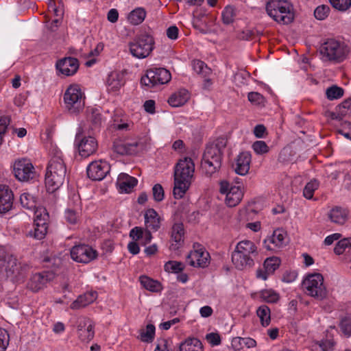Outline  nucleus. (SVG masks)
<instances>
[{"label": "nucleus", "instance_id": "nucleus-15", "mask_svg": "<svg viewBox=\"0 0 351 351\" xmlns=\"http://www.w3.org/2000/svg\"><path fill=\"white\" fill-rule=\"evenodd\" d=\"M210 255L204 247L198 244L193 245V250L186 257V261L193 267H206L209 263Z\"/></svg>", "mask_w": 351, "mask_h": 351}, {"label": "nucleus", "instance_id": "nucleus-45", "mask_svg": "<svg viewBox=\"0 0 351 351\" xmlns=\"http://www.w3.org/2000/svg\"><path fill=\"white\" fill-rule=\"evenodd\" d=\"M280 264V260L277 257L267 258L264 262V267L266 272L272 274L278 268Z\"/></svg>", "mask_w": 351, "mask_h": 351}, {"label": "nucleus", "instance_id": "nucleus-63", "mask_svg": "<svg viewBox=\"0 0 351 351\" xmlns=\"http://www.w3.org/2000/svg\"><path fill=\"white\" fill-rule=\"evenodd\" d=\"M266 133V128L263 125H257L254 129V134L257 138H263Z\"/></svg>", "mask_w": 351, "mask_h": 351}, {"label": "nucleus", "instance_id": "nucleus-22", "mask_svg": "<svg viewBox=\"0 0 351 351\" xmlns=\"http://www.w3.org/2000/svg\"><path fill=\"white\" fill-rule=\"evenodd\" d=\"M252 156L249 152H242L236 158L233 165L234 171L241 176L246 175L250 167Z\"/></svg>", "mask_w": 351, "mask_h": 351}, {"label": "nucleus", "instance_id": "nucleus-59", "mask_svg": "<svg viewBox=\"0 0 351 351\" xmlns=\"http://www.w3.org/2000/svg\"><path fill=\"white\" fill-rule=\"evenodd\" d=\"M206 339L212 346H218L221 343V337L218 333H208L206 335Z\"/></svg>", "mask_w": 351, "mask_h": 351}, {"label": "nucleus", "instance_id": "nucleus-17", "mask_svg": "<svg viewBox=\"0 0 351 351\" xmlns=\"http://www.w3.org/2000/svg\"><path fill=\"white\" fill-rule=\"evenodd\" d=\"M71 256L76 262L88 263L97 258V252L88 245H78L72 247Z\"/></svg>", "mask_w": 351, "mask_h": 351}, {"label": "nucleus", "instance_id": "nucleus-18", "mask_svg": "<svg viewBox=\"0 0 351 351\" xmlns=\"http://www.w3.org/2000/svg\"><path fill=\"white\" fill-rule=\"evenodd\" d=\"M110 166L105 160H95L88 165L86 169L87 176L92 180H102L110 172Z\"/></svg>", "mask_w": 351, "mask_h": 351}, {"label": "nucleus", "instance_id": "nucleus-1", "mask_svg": "<svg viewBox=\"0 0 351 351\" xmlns=\"http://www.w3.org/2000/svg\"><path fill=\"white\" fill-rule=\"evenodd\" d=\"M66 173L65 163L62 159V154L55 150L49 161L45 175V185L47 191L53 193L64 183Z\"/></svg>", "mask_w": 351, "mask_h": 351}, {"label": "nucleus", "instance_id": "nucleus-20", "mask_svg": "<svg viewBox=\"0 0 351 351\" xmlns=\"http://www.w3.org/2000/svg\"><path fill=\"white\" fill-rule=\"evenodd\" d=\"M54 278V274L46 271L41 273H36L32 276L27 287L34 292H37L43 289L47 284Z\"/></svg>", "mask_w": 351, "mask_h": 351}, {"label": "nucleus", "instance_id": "nucleus-6", "mask_svg": "<svg viewBox=\"0 0 351 351\" xmlns=\"http://www.w3.org/2000/svg\"><path fill=\"white\" fill-rule=\"evenodd\" d=\"M319 51L326 60L339 63L346 59L348 49L343 42L328 38L321 45Z\"/></svg>", "mask_w": 351, "mask_h": 351}, {"label": "nucleus", "instance_id": "nucleus-49", "mask_svg": "<svg viewBox=\"0 0 351 351\" xmlns=\"http://www.w3.org/2000/svg\"><path fill=\"white\" fill-rule=\"evenodd\" d=\"M94 325L88 324V328L82 329L80 328V331L78 332V336L80 339L83 341H89L94 337Z\"/></svg>", "mask_w": 351, "mask_h": 351}, {"label": "nucleus", "instance_id": "nucleus-7", "mask_svg": "<svg viewBox=\"0 0 351 351\" xmlns=\"http://www.w3.org/2000/svg\"><path fill=\"white\" fill-rule=\"evenodd\" d=\"M304 293L318 300L327 297V289L324 283V277L321 274L314 273L307 275L302 281Z\"/></svg>", "mask_w": 351, "mask_h": 351}, {"label": "nucleus", "instance_id": "nucleus-39", "mask_svg": "<svg viewBox=\"0 0 351 351\" xmlns=\"http://www.w3.org/2000/svg\"><path fill=\"white\" fill-rule=\"evenodd\" d=\"M256 313L261 319V324L263 326H267L271 321L269 308L263 305L257 309Z\"/></svg>", "mask_w": 351, "mask_h": 351}, {"label": "nucleus", "instance_id": "nucleus-46", "mask_svg": "<svg viewBox=\"0 0 351 351\" xmlns=\"http://www.w3.org/2000/svg\"><path fill=\"white\" fill-rule=\"evenodd\" d=\"M261 298L266 302L274 303L279 299V295L271 289L263 290L260 293Z\"/></svg>", "mask_w": 351, "mask_h": 351}, {"label": "nucleus", "instance_id": "nucleus-10", "mask_svg": "<svg viewBox=\"0 0 351 351\" xmlns=\"http://www.w3.org/2000/svg\"><path fill=\"white\" fill-rule=\"evenodd\" d=\"M34 215V228L27 233V236L41 240L45 237L47 233L49 215L45 208H38L35 210Z\"/></svg>", "mask_w": 351, "mask_h": 351}, {"label": "nucleus", "instance_id": "nucleus-11", "mask_svg": "<svg viewBox=\"0 0 351 351\" xmlns=\"http://www.w3.org/2000/svg\"><path fill=\"white\" fill-rule=\"evenodd\" d=\"M13 171L16 178L22 182L35 180L38 176L31 161L26 158L16 160Z\"/></svg>", "mask_w": 351, "mask_h": 351}, {"label": "nucleus", "instance_id": "nucleus-56", "mask_svg": "<svg viewBox=\"0 0 351 351\" xmlns=\"http://www.w3.org/2000/svg\"><path fill=\"white\" fill-rule=\"evenodd\" d=\"M254 151L258 154H263L268 152L269 147L265 142L263 141H257L252 145Z\"/></svg>", "mask_w": 351, "mask_h": 351}, {"label": "nucleus", "instance_id": "nucleus-19", "mask_svg": "<svg viewBox=\"0 0 351 351\" xmlns=\"http://www.w3.org/2000/svg\"><path fill=\"white\" fill-rule=\"evenodd\" d=\"M75 141H78L77 146L80 154L86 158L94 154L97 149V142L93 136L82 137L81 132L76 134Z\"/></svg>", "mask_w": 351, "mask_h": 351}, {"label": "nucleus", "instance_id": "nucleus-41", "mask_svg": "<svg viewBox=\"0 0 351 351\" xmlns=\"http://www.w3.org/2000/svg\"><path fill=\"white\" fill-rule=\"evenodd\" d=\"M184 234V226L182 223H176L172 227L171 239L177 243L183 241Z\"/></svg>", "mask_w": 351, "mask_h": 351}, {"label": "nucleus", "instance_id": "nucleus-13", "mask_svg": "<svg viewBox=\"0 0 351 351\" xmlns=\"http://www.w3.org/2000/svg\"><path fill=\"white\" fill-rule=\"evenodd\" d=\"M219 191L221 194L226 195V204L230 207L237 206L242 199L243 196L241 185H234L228 181L223 180L220 182Z\"/></svg>", "mask_w": 351, "mask_h": 351}, {"label": "nucleus", "instance_id": "nucleus-32", "mask_svg": "<svg viewBox=\"0 0 351 351\" xmlns=\"http://www.w3.org/2000/svg\"><path fill=\"white\" fill-rule=\"evenodd\" d=\"M329 217L335 223L343 224L348 219V212L345 208L336 206L330 210Z\"/></svg>", "mask_w": 351, "mask_h": 351}, {"label": "nucleus", "instance_id": "nucleus-50", "mask_svg": "<svg viewBox=\"0 0 351 351\" xmlns=\"http://www.w3.org/2000/svg\"><path fill=\"white\" fill-rule=\"evenodd\" d=\"M331 5L340 12H346L351 7V0H329Z\"/></svg>", "mask_w": 351, "mask_h": 351}, {"label": "nucleus", "instance_id": "nucleus-28", "mask_svg": "<svg viewBox=\"0 0 351 351\" xmlns=\"http://www.w3.org/2000/svg\"><path fill=\"white\" fill-rule=\"evenodd\" d=\"M130 237L132 239L139 241V243L142 245H145L151 242L152 236L151 230H144L141 227H135L130 230Z\"/></svg>", "mask_w": 351, "mask_h": 351}, {"label": "nucleus", "instance_id": "nucleus-60", "mask_svg": "<svg viewBox=\"0 0 351 351\" xmlns=\"http://www.w3.org/2000/svg\"><path fill=\"white\" fill-rule=\"evenodd\" d=\"M65 218L69 223L75 224L77 221L78 215L75 211L71 209H67L65 212Z\"/></svg>", "mask_w": 351, "mask_h": 351}, {"label": "nucleus", "instance_id": "nucleus-58", "mask_svg": "<svg viewBox=\"0 0 351 351\" xmlns=\"http://www.w3.org/2000/svg\"><path fill=\"white\" fill-rule=\"evenodd\" d=\"M152 193L155 201L161 202L164 199V190L160 184H156L153 186Z\"/></svg>", "mask_w": 351, "mask_h": 351}, {"label": "nucleus", "instance_id": "nucleus-51", "mask_svg": "<svg viewBox=\"0 0 351 351\" xmlns=\"http://www.w3.org/2000/svg\"><path fill=\"white\" fill-rule=\"evenodd\" d=\"M165 270L167 272L179 273L184 269V265L181 262L169 261L165 263Z\"/></svg>", "mask_w": 351, "mask_h": 351}, {"label": "nucleus", "instance_id": "nucleus-62", "mask_svg": "<svg viewBox=\"0 0 351 351\" xmlns=\"http://www.w3.org/2000/svg\"><path fill=\"white\" fill-rule=\"evenodd\" d=\"M178 28L175 26H171L167 29V36L169 39L176 40L178 36Z\"/></svg>", "mask_w": 351, "mask_h": 351}, {"label": "nucleus", "instance_id": "nucleus-27", "mask_svg": "<svg viewBox=\"0 0 351 351\" xmlns=\"http://www.w3.org/2000/svg\"><path fill=\"white\" fill-rule=\"evenodd\" d=\"M97 297L96 291H88L83 295H80L77 298L72 302L70 308L73 310H77L84 308L88 304L93 303Z\"/></svg>", "mask_w": 351, "mask_h": 351}, {"label": "nucleus", "instance_id": "nucleus-48", "mask_svg": "<svg viewBox=\"0 0 351 351\" xmlns=\"http://www.w3.org/2000/svg\"><path fill=\"white\" fill-rule=\"evenodd\" d=\"M155 326L153 324H148L145 330H142L140 339L144 342H151L154 337Z\"/></svg>", "mask_w": 351, "mask_h": 351}, {"label": "nucleus", "instance_id": "nucleus-14", "mask_svg": "<svg viewBox=\"0 0 351 351\" xmlns=\"http://www.w3.org/2000/svg\"><path fill=\"white\" fill-rule=\"evenodd\" d=\"M5 270L8 276L12 277L16 280H21L29 269V265L26 263L19 262L18 259L9 255L5 259Z\"/></svg>", "mask_w": 351, "mask_h": 351}, {"label": "nucleus", "instance_id": "nucleus-37", "mask_svg": "<svg viewBox=\"0 0 351 351\" xmlns=\"http://www.w3.org/2000/svg\"><path fill=\"white\" fill-rule=\"evenodd\" d=\"M141 285L146 289L152 292H158L162 289L161 284L147 276H142L140 277Z\"/></svg>", "mask_w": 351, "mask_h": 351}, {"label": "nucleus", "instance_id": "nucleus-29", "mask_svg": "<svg viewBox=\"0 0 351 351\" xmlns=\"http://www.w3.org/2000/svg\"><path fill=\"white\" fill-rule=\"evenodd\" d=\"M138 180L126 173L119 174L117 180V184L120 189L125 193H130L132 189L137 184Z\"/></svg>", "mask_w": 351, "mask_h": 351}, {"label": "nucleus", "instance_id": "nucleus-54", "mask_svg": "<svg viewBox=\"0 0 351 351\" xmlns=\"http://www.w3.org/2000/svg\"><path fill=\"white\" fill-rule=\"evenodd\" d=\"M10 336L8 332L0 328V351H5L9 345Z\"/></svg>", "mask_w": 351, "mask_h": 351}, {"label": "nucleus", "instance_id": "nucleus-2", "mask_svg": "<svg viewBox=\"0 0 351 351\" xmlns=\"http://www.w3.org/2000/svg\"><path fill=\"white\" fill-rule=\"evenodd\" d=\"M226 146V142L223 138H219L206 146L201 162L202 172L206 176L210 177L219 171Z\"/></svg>", "mask_w": 351, "mask_h": 351}, {"label": "nucleus", "instance_id": "nucleus-23", "mask_svg": "<svg viewBox=\"0 0 351 351\" xmlns=\"http://www.w3.org/2000/svg\"><path fill=\"white\" fill-rule=\"evenodd\" d=\"M78 68L79 62L75 58H64L56 63L57 70L66 76L73 75L77 72Z\"/></svg>", "mask_w": 351, "mask_h": 351}, {"label": "nucleus", "instance_id": "nucleus-43", "mask_svg": "<svg viewBox=\"0 0 351 351\" xmlns=\"http://www.w3.org/2000/svg\"><path fill=\"white\" fill-rule=\"evenodd\" d=\"M344 90L342 88L336 85L328 87L326 90V97L329 100L338 99L343 95Z\"/></svg>", "mask_w": 351, "mask_h": 351}, {"label": "nucleus", "instance_id": "nucleus-52", "mask_svg": "<svg viewBox=\"0 0 351 351\" xmlns=\"http://www.w3.org/2000/svg\"><path fill=\"white\" fill-rule=\"evenodd\" d=\"M330 8L326 5H319L314 11L315 17L318 20H324L329 14Z\"/></svg>", "mask_w": 351, "mask_h": 351}, {"label": "nucleus", "instance_id": "nucleus-25", "mask_svg": "<svg viewBox=\"0 0 351 351\" xmlns=\"http://www.w3.org/2000/svg\"><path fill=\"white\" fill-rule=\"evenodd\" d=\"M193 70L204 78L203 88L208 89L213 84L212 80L210 78L212 74L211 69L202 60H195L192 62Z\"/></svg>", "mask_w": 351, "mask_h": 351}, {"label": "nucleus", "instance_id": "nucleus-31", "mask_svg": "<svg viewBox=\"0 0 351 351\" xmlns=\"http://www.w3.org/2000/svg\"><path fill=\"white\" fill-rule=\"evenodd\" d=\"M123 75L117 72L111 73L107 80L108 90L116 92L123 85Z\"/></svg>", "mask_w": 351, "mask_h": 351}, {"label": "nucleus", "instance_id": "nucleus-21", "mask_svg": "<svg viewBox=\"0 0 351 351\" xmlns=\"http://www.w3.org/2000/svg\"><path fill=\"white\" fill-rule=\"evenodd\" d=\"M286 237L287 233L282 229L275 230L271 236L264 240V247L267 250L276 251L285 245Z\"/></svg>", "mask_w": 351, "mask_h": 351}, {"label": "nucleus", "instance_id": "nucleus-35", "mask_svg": "<svg viewBox=\"0 0 351 351\" xmlns=\"http://www.w3.org/2000/svg\"><path fill=\"white\" fill-rule=\"evenodd\" d=\"M147 15L143 8L138 7L132 10L128 15V21L132 25H138L142 23Z\"/></svg>", "mask_w": 351, "mask_h": 351}, {"label": "nucleus", "instance_id": "nucleus-26", "mask_svg": "<svg viewBox=\"0 0 351 351\" xmlns=\"http://www.w3.org/2000/svg\"><path fill=\"white\" fill-rule=\"evenodd\" d=\"M144 218L147 230L156 232L160 228L161 218L154 208L147 209L144 214Z\"/></svg>", "mask_w": 351, "mask_h": 351}, {"label": "nucleus", "instance_id": "nucleus-34", "mask_svg": "<svg viewBox=\"0 0 351 351\" xmlns=\"http://www.w3.org/2000/svg\"><path fill=\"white\" fill-rule=\"evenodd\" d=\"M179 349L180 351H203V346L198 339L189 337L180 344Z\"/></svg>", "mask_w": 351, "mask_h": 351}, {"label": "nucleus", "instance_id": "nucleus-5", "mask_svg": "<svg viewBox=\"0 0 351 351\" xmlns=\"http://www.w3.org/2000/svg\"><path fill=\"white\" fill-rule=\"evenodd\" d=\"M266 11L274 21L282 24L291 23L294 19L293 5L287 0H270Z\"/></svg>", "mask_w": 351, "mask_h": 351}, {"label": "nucleus", "instance_id": "nucleus-53", "mask_svg": "<svg viewBox=\"0 0 351 351\" xmlns=\"http://www.w3.org/2000/svg\"><path fill=\"white\" fill-rule=\"evenodd\" d=\"M343 334L346 337L351 336V317H346L341 320L339 324Z\"/></svg>", "mask_w": 351, "mask_h": 351}, {"label": "nucleus", "instance_id": "nucleus-16", "mask_svg": "<svg viewBox=\"0 0 351 351\" xmlns=\"http://www.w3.org/2000/svg\"><path fill=\"white\" fill-rule=\"evenodd\" d=\"M138 147L139 143L136 138H119L114 140L112 149L120 155H132L138 152Z\"/></svg>", "mask_w": 351, "mask_h": 351}, {"label": "nucleus", "instance_id": "nucleus-44", "mask_svg": "<svg viewBox=\"0 0 351 351\" xmlns=\"http://www.w3.org/2000/svg\"><path fill=\"white\" fill-rule=\"evenodd\" d=\"M20 202L22 206L27 209H33L36 207L34 197L29 193H23L21 195Z\"/></svg>", "mask_w": 351, "mask_h": 351}, {"label": "nucleus", "instance_id": "nucleus-12", "mask_svg": "<svg viewBox=\"0 0 351 351\" xmlns=\"http://www.w3.org/2000/svg\"><path fill=\"white\" fill-rule=\"evenodd\" d=\"M170 72L164 68L150 69L145 76L141 77V82L145 86H155L165 84L170 81Z\"/></svg>", "mask_w": 351, "mask_h": 351}, {"label": "nucleus", "instance_id": "nucleus-64", "mask_svg": "<svg viewBox=\"0 0 351 351\" xmlns=\"http://www.w3.org/2000/svg\"><path fill=\"white\" fill-rule=\"evenodd\" d=\"M143 106L146 112L151 114H154L155 112V101L154 100H147Z\"/></svg>", "mask_w": 351, "mask_h": 351}, {"label": "nucleus", "instance_id": "nucleus-57", "mask_svg": "<svg viewBox=\"0 0 351 351\" xmlns=\"http://www.w3.org/2000/svg\"><path fill=\"white\" fill-rule=\"evenodd\" d=\"M248 100L255 104V105H261L264 104L265 98L264 97L257 92H251L248 93L247 95Z\"/></svg>", "mask_w": 351, "mask_h": 351}, {"label": "nucleus", "instance_id": "nucleus-9", "mask_svg": "<svg viewBox=\"0 0 351 351\" xmlns=\"http://www.w3.org/2000/svg\"><path fill=\"white\" fill-rule=\"evenodd\" d=\"M154 43V39L151 34H141L130 43V51L136 58H145L153 51Z\"/></svg>", "mask_w": 351, "mask_h": 351}, {"label": "nucleus", "instance_id": "nucleus-36", "mask_svg": "<svg viewBox=\"0 0 351 351\" xmlns=\"http://www.w3.org/2000/svg\"><path fill=\"white\" fill-rule=\"evenodd\" d=\"M87 119L92 124V130L99 128L104 121L100 110L97 108L88 109Z\"/></svg>", "mask_w": 351, "mask_h": 351}, {"label": "nucleus", "instance_id": "nucleus-55", "mask_svg": "<svg viewBox=\"0 0 351 351\" xmlns=\"http://www.w3.org/2000/svg\"><path fill=\"white\" fill-rule=\"evenodd\" d=\"M10 123V118L6 116L0 117V145L3 141V136L5 134L8 125Z\"/></svg>", "mask_w": 351, "mask_h": 351}, {"label": "nucleus", "instance_id": "nucleus-8", "mask_svg": "<svg viewBox=\"0 0 351 351\" xmlns=\"http://www.w3.org/2000/svg\"><path fill=\"white\" fill-rule=\"evenodd\" d=\"M85 95L77 84H71L64 94V101L66 109L71 114H77L82 111L85 106Z\"/></svg>", "mask_w": 351, "mask_h": 351}, {"label": "nucleus", "instance_id": "nucleus-38", "mask_svg": "<svg viewBox=\"0 0 351 351\" xmlns=\"http://www.w3.org/2000/svg\"><path fill=\"white\" fill-rule=\"evenodd\" d=\"M339 112L337 114L332 112L331 118L332 119H341V117L351 115V99L345 100L337 107Z\"/></svg>", "mask_w": 351, "mask_h": 351}, {"label": "nucleus", "instance_id": "nucleus-61", "mask_svg": "<svg viewBox=\"0 0 351 351\" xmlns=\"http://www.w3.org/2000/svg\"><path fill=\"white\" fill-rule=\"evenodd\" d=\"M154 351H172L167 339H160Z\"/></svg>", "mask_w": 351, "mask_h": 351}, {"label": "nucleus", "instance_id": "nucleus-42", "mask_svg": "<svg viewBox=\"0 0 351 351\" xmlns=\"http://www.w3.org/2000/svg\"><path fill=\"white\" fill-rule=\"evenodd\" d=\"M319 183L316 180H311L308 182L303 190V195L308 199H311L313 197L314 192L319 188Z\"/></svg>", "mask_w": 351, "mask_h": 351}, {"label": "nucleus", "instance_id": "nucleus-40", "mask_svg": "<svg viewBox=\"0 0 351 351\" xmlns=\"http://www.w3.org/2000/svg\"><path fill=\"white\" fill-rule=\"evenodd\" d=\"M223 23L226 25H229L233 23L236 16V9L232 5H227L225 7L221 13Z\"/></svg>", "mask_w": 351, "mask_h": 351}, {"label": "nucleus", "instance_id": "nucleus-4", "mask_svg": "<svg viewBox=\"0 0 351 351\" xmlns=\"http://www.w3.org/2000/svg\"><path fill=\"white\" fill-rule=\"evenodd\" d=\"M258 256L257 247L250 240L239 241L232 253V262L239 270L250 269L254 265V260Z\"/></svg>", "mask_w": 351, "mask_h": 351}, {"label": "nucleus", "instance_id": "nucleus-30", "mask_svg": "<svg viewBox=\"0 0 351 351\" xmlns=\"http://www.w3.org/2000/svg\"><path fill=\"white\" fill-rule=\"evenodd\" d=\"M246 346L247 348H252L256 346V341L250 337H236L232 338L231 341V346L235 351H239Z\"/></svg>", "mask_w": 351, "mask_h": 351}, {"label": "nucleus", "instance_id": "nucleus-33", "mask_svg": "<svg viewBox=\"0 0 351 351\" xmlns=\"http://www.w3.org/2000/svg\"><path fill=\"white\" fill-rule=\"evenodd\" d=\"M189 94L186 89H182L173 94L168 99V103L173 107L184 105L189 99Z\"/></svg>", "mask_w": 351, "mask_h": 351}, {"label": "nucleus", "instance_id": "nucleus-3", "mask_svg": "<svg viewBox=\"0 0 351 351\" xmlns=\"http://www.w3.org/2000/svg\"><path fill=\"white\" fill-rule=\"evenodd\" d=\"M195 171V165L191 158L185 157L177 163L174 171L173 195L182 198L189 189Z\"/></svg>", "mask_w": 351, "mask_h": 351}, {"label": "nucleus", "instance_id": "nucleus-47", "mask_svg": "<svg viewBox=\"0 0 351 351\" xmlns=\"http://www.w3.org/2000/svg\"><path fill=\"white\" fill-rule=\"evenodd\" d=\"M350 247L351 239L346 238L341 239L337 242L334 248V252L336 254L340 255L343 254L347 249H350Z\"/></svg>", "mask_w": 351, "mask_h": 351}, {"label": "nucleus", "instance_id": "nucleus-24", "mask_svg": "<svg viewBox=\"0 0 351 351\" xmlns=\"http://www.w3.org/2000/svg\"><path fill=\"white\" fill-rule=\"evenodd\" d=\"M14 195L6 185L0 184V214L10 211L13 206Z\"/></svg>", "mask_w": 351, "mask_h": 351}]
</instances>
